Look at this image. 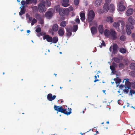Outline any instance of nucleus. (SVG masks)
<instances>
[{
	"instance_id": "f257e3e1",
	"label": "nucleus",
	"mask_w": 135,
	"mask_h": 135,
	"mask_svg": "<svg viewBox=\"0 0 135 135\" xmlns=\"http://www.w3.org/2000/svg\"><path fill=\"white\" fill-rule=\"evenodd\" d=\"M105 36L108 37H111L113 40H115L117 38L116 32L113 29L110 30L105 29L104 31Z\"/></svg>"
},
{
	"instance_id": "f03ea898",
	"label": "nucleus",
	"mask_w": 135,
	"mask_h": 135,
	"mask_svg": "<svg viewBox=\"0 0 135 135\" xmlns=\"http://www.w3.org/2000/svg\"><path fill=\"white\" fill-rule=\"evenodd\" d=\"M54 108L55 110L67 115H69L71 113V108L69 109L68 108V109H63L62 107H60V106H57L56 105H54Z\"/></svg>"
},
{
	"instance_id": "7ed1b4c3",
	"label": "nucleus",
	"mask_w": 135,
	"mask_h": 135,
	"mask_svg": "<svg viewBox=\"0 0 135 135\" xmlns=\"http://www.w3.org/2000/svg\"><path fill=\"white\" fill-rule=\"evenodd\" d=\"M37 2V0H26L25 1L22 0L21 2V3L22 5V8H25L27 6V4H30L32 3L35 4ZM20 8H22L21 7H20Z\"/></svg>"
},
{
	"instance_id": "20e7f679",
	"label": "nucleus",
	"mask_w": 135,
	"mask_h": 135,
	"mask_svg": "<svg viewBox=\"0 0 135 135\" xmlns=\"http://www.w3.org/2000/svg\"><path fill=\"white\" fill-rule=\"evenodd\" d=\"M95 15V13L92 10L88 12L87 17L88 22H91L94 18Z\"/></svg>"
},
{
	"instance_id": "39448f33",
	"label": "nucleus",
	"mask_w": 135,
	"mask_h": 135,
	"mask_svg": "<svg viewBox=\"0 0 135 135\" xmlns=\"http://www.w3.org/2000/svg\"><path fill=\"white\" fill-rule=\"evenodd\" d=\"M59 13L61 16H64L66 14L68 13L69 11H73V9H59Z\"/></svg>"
},
{
	"instance_id": "423d86ee",
	"label": "nucleus",
	"mask_w": 135,
	"mask_h": 135,
	"mask_svg": "<svg viewBox=\"0 0 135 135\" xmlns=\"http://www.w3.org/2000/svg\"><path fill=\"white\" fill-rule=\"evenodd\" d=\"M54 12V10H51L46 12L45 15V17L48 19L51 18L53 16Z\"/></svg>"
},
{
	"instance_id": "0eeeda50",
	"label": "nucleus",
	"mask_w": 135,
	"mask_h": 135,
	"mask_svg": "<svg viewBox=\"0 0 135 135\" xmlns=\"http://www.w3.org/2000/svg\"><path fill=\"white\" fill-rule=\"evenodd\" d=\"M118 8H126L127 7L126 3L125 1H121L118 4Z\"/></svg>"
},
{
	"instance_id": "6e6552de",
	"label": "nucleus",
	"mask_w": 135,
	"mask_h": 135,
	"mask_svg": "<svg viewBox=\"0 0 135 135\" xmlns=\"http://www.w3.org/2000/svg\"><path fill=\"white\" fill-rule=\"evenodd\" d=\"M126 27L127 34L128 35H130L131 33L130 29H133L134 28V26H130L129 23H127L126 25Z\"/></svg>"
},
{
	"instance_id": "1a4fd4ad",
	"label": "nucleus",
	"mask_w": 135,
	"mask_h": 135,
	"mask_svg": "<svg viewBox=\"0 0 135 135\" xmlns=\"http://www.w3.org/2000/svg\"><path fill=\"white\" fill-rule=\"evenodd\" d=\"M129 22L128 23H129L130 26H133V25L135 24V20L132 16H130L128 19Z\"/></svg>"
},
{
	"instance_id": "9d476101",
	"label": "nucleus",
	"mask_w": 135,
	"mask_h": 135,
	"mask_svg": "<svg viewBox=\"0 0 135 135\" xmlns=\"http://www.w3.org/2000/svg\"><path fill=\"white\" fill-rule=\"evenodd\" d=\"M45 6V1L42 0L40 1V3L38 5V8L37 6H35L34 8H44Z\"/></svg>"
},
{
	"instance_id": "9b49d317",
	"label": "nucleus",
	"mask_w": 135,
	"mask_h": 135,
	"mask_svg": "<svg viewBox=\"0 0 135 135\" xmlns=\"http://www.w3.org/2000/svg\"><path fill=\"white\" fill-rule=\"evenodd\" d=\"M43 39L44 40H46L47 41L49 42H52V38L49 35H45L43 36Z\"/></svg>"
},
{
	"instance_id": "f8f14e48",
	"label": "nucleus",
	"mask_w": 135,
	"mask_h": 135,
	"mask_svg": "<svg viewBox=\"0 0 135 135\" xmlns=\"http://www.w3.org/2000/svg\"><path fill=\"white\" fill-rule=\"evenodd\" d=\"M118 45L116 44H114L113 46V50L112 53L114 54H116L118 52Z\"/></svg>"
},
{
	"instance_id": "ddd939ff",
	"label": "nucleus",
	"mask_w": 135,
	"mask_h": 135,
	"mask_svg": "<svg viewBox=\"0 0 135 135\" xmlns=\"http://www.w3.org/2000/svg\"><path fill=\"white\" fill-rule=\"evenodd\" d=\"M65 33L64 29V28L60 27L59 29L58 30V33L59 35L61 37Z\"/></svg>"
},
{
	"instance_id": "4468645a",
	"label": "nucleus",
	"mask_w": 135,
	"mask_h": 135,
	"mask_svg": "<svg viewBox=\"0 0 135 135\" xmlns=\"http://www.w3.org/2000/svg\"><path fill=\"white\" fill-rule=\"evenodd\" d=\"M56 96L55 95L52 96V94H51L50 93L47 95V99L49 100L52 101L54 100L56 98Z\"/></svg>"
},
{
	"instance_id": "2eb2a0df",
	"label": "nucleus",
	"mask_w": 135,
	"mask_h": 135,
	"mask_svg": "<svg viewBox=\"0 0 135 135\" xmlns=\"http://www.w3.org/2000/svg\"><path fill=\"white\" fill-rule=\"evenodd\" d=\"M59 29V26L56 23L54 24L52 26V30L54 32H56Z\"/></svg>"
},
{
	"instance_id": "dca6fc26",
	"label": "nucleus",
	"mask_w": 135,
	"mask_h": 135,
	"mask_svg": "<svg viewBox=\"0 0 135 135\" xmlns=\"http://www.w3.org/2000/svg\"><path fill=\"white\" fill-rule=\"evenodd\" d=\"M109 9H98V11L99 13L102 14L107 12Z\"/></svg>"
},
{
	"instance_id": "f3484780",
	"label": "nucleus",
	"mask_w": 135,
	"mask_h": 135,
	"mask_svg": "<svg viewBox=\"0 0 135 135\" xmlns=\"http://www.w3.org/2000/svg\"><path fill=\"white\" fill-rule=\"evenodd\" d=\"M66 30L67 32L66 34L67 36H70L72 35V29L71 28H66Z\"/></svg>"
},
{
	"instance_id": "a211bd4d",
	"label": "nucleus",
	"mask_w": 135,
	"mask_h": 135,
	"mask_svg": "<svg viewBox=\"0 0 135 135\" xmlns=\"http://www.w3.org/2000/svg\"><path fill=\"white\" fill-rule=\"evenodd\" d=\"M102 2V0H96L95 2V6L98 7L100 6Z\"/></svg>"
},
{
	"instance_id": "6ab92c4d",
	"label": "nucleus",
	"mask_w": 135,
	"mask_h": 135,
	"mask_svg": "<svg viewBox=\"0 0 135 135\" xmlns=\"http://www.w3.org/2000/svg\"><path fill=\"white\" fill-rule=\"evenodd\" d=\"M98 30L100 33L102 34L104 32V28L102 25H100L98 27Z\"/></svg>"
},
{
	"instance_id": "aec40b11",
	"label": "nucleus",
	"mask_w": 135,
	"mask_h": 135,
	"mask_svg": "<svg viewBox=\"0 0 135 135\" xmlns=\"http://www.w3.org/2000/svg\"><path fill=\"white\" fill-rule=\"evenodd\" d=\"M133 12V9H128L126 11L127 16H128L132 14Z\"/></svg>"
},
{
	"instance_id": "412c9836",
	"label": "nucleus",
	"mask_w": 135,
	"mask_h": 135,
	"mask_svg": "<svg viewBox=\"0 0 135 135\" xmlns=\"http://www.w3.org/2000/svg\"><path fill=\"white\" fill-rule=\"evenodd\" d=\"M91 31L92 34L93 35H95L97 32V28L94 26L92 27L91 28Z\"/></svg>"
},
{
	"instance_id": "4be33fe9",
	"label": "nucleus",
	"mask_w": 135,
	"mask_h": 135,
	"mask_svg": "<svg viewBox=\"0 0 135 135\" xmlns=\"http://www.w3.org/2000/svg\"><path fill=\"white\" fill-rule=\"evenodd\" d=\"M131 85V83L128 80V79L125 82V86H126L130 88Z\"/></svg>"
},
{
	"instance_id": "5701e85b",
	"label": "nucleus",
	"mask_w": 135,
	"mask_h": 135,
	"mask_svg": "<svg viewBox=\"0 0 135 135\" xmlns=\"http://www.w3.org/2000/svg\"><path fill=\"white\" fill-rule=\"evenodd\" d=\"M80 19L82 21H83L85 19V13L83 12H81L80 14Z\"/></svg>"
},
{
	"instance_id": "b1692460",
	"label": "nucleus",
	"mask_w": 135,
	"mask_h": 135,
	"mask_svg": "<svg viewBox=\"0 0 135 135\" xmlns=\"http://www.w3.org/2000/svg\"><path fill=\"white\" fill-rule=\"evenodd\" d=\"M66 22L65 21H63L61 22L60 26L62 27H65L66 25Z\"/></svg>"
},
{
	"instance_id": "393cba45",
	"label": "nucleus",
	"mask_w": 135,
	"mask_h": 135,
	"mask_svg": "<svg viewBox=\"0 0 135 135\" xmlns=\"http://www.w3.org/2000/svg\"><path fill=\"white\" fill-rule=\"evenodd\" d=\"M106 20L107 22H109L110 23H111L113 22V20L112 18L110 16L107 17Z\"/></svg>"
},
{
	"instance_id": "a878e982",
	"label": "nucleus",
	"mask_w": 135,
	"mask_h": 135,
	"mask_svg": "<svg viewBox=\"0 0 135 135\" xmlns=\"http://www.w3.org/2000/svg\"><path fill=\"white\" fill-rule=\"evenodd\" d=\"M58 40V38L57 37H54L52 38V43H56L57 42Z\"/></svg>"
},
{
	"instance_id": "bb28decb",
	"label": "nucleus",
	"mask_w": 135,
	"mask_h": 135,
	"mask_svg": "<svg viewBox=\"0 0 135 135\" xmlns=\"http://www.w3.org/2000/svg\"><path fill=\"white\" fill-rule=\"evenodd\" d=\"M130 68L131 69L135 70V63H132L129 65Z\"/></svg>"
},
{
	"instance_id": "cd10ccee",
	"label": "nucleus",
	"mask_w": 135,
	"mask_h": 135,
	"mask_svg": "<svg viewBox=\"0 0 135 135\" xmlns=\"http://www.w3.org/2000/svg\"><path fill=\"white\" fill-rule=\"evenodd\" d=\"M119 23L118 22H114L113 24V26L115 28H117L118 27H119Z\"/></svg>"
},
{
	"instance_id": "c85d7f7f",
	"label": "nucleus",
	"mask_w": 135,
	"mask_h": 135,
	"mask_svg": "<svg viewBox=\"0 0 135 135\" xmlns=\"http://www.w3.org/2000/svg\"><path fill=\"white\" fill-rule=\"evenodd\" d=\"M119 52L122 54H125L126 53L127 50L126 49L122 47L119 49Z\"/></svg>"
},
{
	"instance_id": "c756f323",
	"label": "nucleus",
	"mask_w": 135,
	"mask_h": 135,
	"mask_svg": "<svg viewBox=\"0 0 135 135\" xmlns=\"http://www.w3.org/2000/svg\"><path fill=\"white\" fill-rule=\"evenodd\" d=\"M113 59L114 61L116 63H119L120 62V60L118 57H114Z\"/></svg>"
},
{
	"instance_id": "7c9ffc66",
	"label": "nucleus",
	"mask_w": 135,
	"mask_h": 135,
	"mask_svg": "<svg viewBox=\"0 0 135 135\" xmlns=\"http://www.w3.org/2000/svg\"><path fill=\"white\" fill-rule=\"evenodd\" d=\"M125 89L123 90L124 92L127 94L128 93L129 91V89H130L131 88H128L126 86L125 87Z\"/></svg>"
},
{
	"instance_id": "2f4dec72",
	"label": "nucleus",
	"mask_w": 135,
	"mask_h": 135,
	"mask_svg": "<svg viewBox=\"0 0 135 135\" xmlns=\"http://www.w3.org/2000/svg\"><path fill=\"white\" fill-rule=\"evenodd\" d=\"M25 9H21L20 12H19V15L21 16L25 13Z\"/></svg>"
},
{
	"instance_id": "473e14b6",
	"label": "nucleus",
	"mask_w": 135,
	"mask_h": 135,
	"mask_svg": "<svg viewBox=\"0 0 135 135\" xmlns=\"http://www.w3.org/2000/svg\"><path fill=\"white\" fill-rule=\"evenodd\" d=\"M79 2V0H74V4L76 6L78 5Z\"/></svg>"
},
{
	"instance_id": "72a5a7b5",
	"label": "nucleus",
	"mask_w": 135,
	"mask_h": 135,
	"mask_svg": "<svg viewBox=\"0 0 135 135\" xmlns=\"http://www.w3.org/2000/svg\"><path fill=\"white\" fill-rule=\"evenodd\" d=\"M36 18L38 19H41V16L38 13H36L35 15Z\"/></svg>"
},
{
	"instance_id": "f704fd0d",
	"label": "nucleus",
	"mask_w": 135,
	"mask_h": 135,
	"mask_svg": "<svg viewBox=\"0 0 135 135\" xmlns=\"http://www.w3.org/2000/svg\"><path fill=\"white\" fill-rule=\"evenodd\" d=\"M126 39V37L123 35H122L120 38V40L122 41H125Z\"/></svg>"
},
{
	"instance_id": "c9c22d12",
	"label": "nucleus",
	"mask_w": 135,
	"mask_h": 135,
	"mask_svg": "<svg viewBox=\"0 0 135 135\" xmlns=\"http://www.w3.org/2000/svg\"><path fill=\"white\" fill-rule=\"evenodd\" d=\"M130 75L133 77L135 78V71H133L129 73Z\"/></svg>"
},
{
	"instance_id": "e433bc0d",
	"label": "nucleus",
	"mask_w": 135,
	"mask_h": 135,
	"mask_svg": "<svg viewBox=\"0 0 135 135\" xmlns=\"http://www.w3.org/2000/svg\"><path fill=\"white\" fill-rule=\"evenodd\" d=\"M110 68L112 72H114L115 71V69L113 65L110 66Z\"/></svg>"
},
{
	"instance_id": "4c0bfd02",
	"label": "nucleus",
	"mask_w": 135,
	"mask_h": 135,
	"mask_svg": "<svg viewBox=\"0 0 135 135\" xmlns=\"http://www.w3.org/2000/svg\"><path fill=\"white\" fill-rule=\"evenodd\" d=\"M46 6H49L51 4V2L49 0H46L45 2Z\"/></svg>"
},
{
	"instance_id": "58836bf2",
	"label": "nucleus",
	"mask_w": 135,
	"mask_h": 135,
	"mask_svg": "<svg viewBox=\"0 0 135 135\" xmlns=\"http://www.w3.org/2000/svg\"><path fill=\"white\" fill-rule=\"evenodd\" d=\"M109 7L108 3L105 2L103 8H108Z\"/></svg>"
},
{
	"instance_id": "ea45409f",
	"label": "nucleus",
	"mask_w": 135,
	"mask_h": 135,
	"mask_svg": "<svg viewBox=\"0 0 135 135\" xmlns=\"http://www.w3.org/2000/svg\"><path fill=\"white\" fill-rule=\"evenodd\" d=\"M102 43H101V45H100L99 46L100 47H102L103 46H105V44L104 41L102 40Z\"/></svg>"
},
{
	"instance_id": "a19ab883",
	"label": "nucleus",
	"mask_w": 135,
	"mask_h": 135,
	"mask_svg": "<svg viewBox=\"0 0 135 135\" xmlns=\"http://www.w3.org/2000/svg\"><path fill=\"white\" fill-rule=\"evenodd\" d=\"M62 6L64 7H66L69 6V4L68 3H62L61 4Z\"/></svg>"
},
{
	"instance_id": "79ce46f5",
	"label": "nucleus",
	"mask_w": 135,
	"mask_h": 135,
	"mask_svg": "<svg viewBox=\"0 0 135 135\" xmlns=\"http://www.w3.org/2000/svg\"><path fill=\"white\" fill-rule=\"evenodd\" d=\"M41 30V28L40 27H38L35 30V31L36 32H40Z\"/></svg>"
},
{
	"instance_id": "37998d69",
	"label": "nucleus",
	"mask_w": 135,
	"mask_h": 135,
	"mask_svg": "<svg viewBox=\"0 0 135 135\" xmlns=\"http://www.w3.org/2000/svg\"><path fill=\"white\" fill-rule=\"evenodd\" d=\"M132 87L133 89H135V81H133L131 82Z\"/></svg>"
},
{
	"instance_id": "c03bdc74",
	"label": "nucleus",
	"mask_w": 135,
	"mask_h": 135,
	"mask_svg": "<svg viewBox=\"0 0 135 135\" xmlns=\"http://www.w3.org/2000/svg\"><path fill=\"white\" fill-rule=\"evenodd\" d=\"M78 28V26L77 25H74L73 31L74 32H76Z\"/></svg>"
},
{
	"instance_id": "a18cd8bd",
	"label": "nucleus",
	"mask_w": 135,
	"mask_h": 135,
	"mask_svg": "<svg viewBox=\"0 0 135 135\" xmlns=\"http://www.w3.org/2000/svg\"><path fill=\"white\" fill-rule=\"evenodd\" d=\"M115 81L116 84L119 83L121 81V79L120 78H118L116 79Z\"/></svg>"
},
{
	"instance_id": "49530a36",
	"label": "nucleus",
	"mask_w": 135,
	"mask_h": 135,
	"mask_svg": "<svg viewBox=\"0 0 135 135\" xmlns=\"http://www.w3.org/2000/svg\"><path fill=\"white\" fill-rule=\"evenodd\" d=\"M114 8V5L113 4H110L108 8Z\"/></svg>"
},
{
	"instance_id": "de8ad7c7",
	"label": "nucleus",
	"mask_w": 135,
	"mask_h": 135,
	"mask_svg": "<svg viewBox=\"0 0 135 135\" xmlns=\"http://www.w3.org/2000/svg\"><path fill=\"white\" fill-rule=\"evenodd\" d=\"M119 66L120 69H123V68L124 64L123 63H121L119 65Z\"/></svg>"
},
{
	"instance_id": "09e8293b",
	"label": "nucleus",
	"mask_w": 135,
	"mask_h": 135,
	"mask_svg": "<svg viewBox=\"0 0 135 135\" xmlns=\"http://www.w3.org/2000/svg\"><path fill=\"white\" fill-rule=\"evenodd\" d=\"M39 11L41 13L44 12L46 11V9H38Z\"/></svg>"
},
{
	"instance_id": "8fccbe9b",
	"label": "nucleus",
	"mask_w": 135,
	"mask_h": 135,
	"mask_svg": "<svg viewBox=\"0 0 135 135\" xmlns=\"http://www.w3.org/2000/svg\"><path fill=\"white\" fill-rule=\"evenodd\" d=\"M130 94L132 95V94H135V91L133 90H131L130 91Z\"/></svg>"
},
{
	"instance_id": "3c124183",
	"label": "nucleus",
	"mask_w": 135,
	"mask_h": 135,
	"mask_svg": "<svg viewBox=\"0 0 135 135\" xmlns=\"http://www.w3.org/2000/svg\"><path fill=\"white\" fill-rule=\"evenodd\" d=\"M75 21L76 22L78 23L79 24L80 23V20L79 18H76L75 20Z\"/></svg>"
},
{
	"instance_id": "603ef678",
	"label": "nucleus",
	"mask_w": 135,
	"mask_h": 135,
	"mask_svg": "<svg viewBox=\"0 0 135 135\" xmlns=\"http://www.w3.org/2000/svg\"><path fill=\"white\" fill-rule=\"evenodd\" d=\"M125 85H120L119 86L120 88L121 89H123L124 88H125Z\"/></svg>"
},
{
	"instance_id": "864d4df0",
	"label": "nucleus",
	"mask_w": 135,
	"mask_h": 135,
	"mask_svg": "<svg viewBox=\"0 0 135 135\" xmlns=\"http://www.w3.org/2000/svg\"><path fill=\"white\" fill-rule=\"evenodd\" d=\"M45 34V32L44 31H42L41 32H40V34H41V36H44Z\"/></svg>"
},
{
	"instance_id": "5fc2aeb1",
	"label": "nucleus",
	"mask_w": 135,
	"mask_h": 135,
	"mask_svg": "<svg viewBox=\"0 0 135 135\" xmlns=\"http://www.w3.org/2000/svg\"><path fill=\"white\" fill-rule=\"evenodd\" d=\"M118 11L119 12H123L125 11V9H117Z\"/></svg>"
},
{
	"instance_id": "6e6d98bb",
	"label": "nucleus",
	"mask_w": 135,
	"mask_h": 135,
	"mask_svg": "<svg viewBox=\"0 0 135 135\" xmlns=\"http://www.w3.org/2000/svg\"><path fill=\"white\" fill-rule=\"evenodd\" d=\"M37 20L35 19V18H34L33 19V20L32 22L34 23H35L37 22Z\"/></svg>"
},
{
	"instance_id": "4d7b16f0",
	"label": "nucleus",
	"mask_w": 135,
	"mask_h": 135,
	"mask_svg": "<svg viewBox=\"0 0 135 135\" xmlns=\"http://www.w3.org/2000/svg\"><path fill=\"white\" fill-rule=\"evenodd\" d=\"M63 3H68L69 0H62Z\"/></svg>"
},
{
	"instance_id": "13d9d810",
	"label": "nucleus",
	"mask_w": 135,
	"mask_h": 135,
	"mask_svg": "<svg viewBox=\"0 0 135 135\" xmlns=\"http://www.w3.org/2000/svg\"><path fill=\"white\" fill-rule=\"evenodd\" d=\"M111 0H105V2L109 4L111 2Z\"/></svg>"
},
{
	"instance_id": "bf43d9fd",
	"label": "nucleus",
	"mask_w": 135,
	"mask_h": 135,
	"mask_svg": "<svg viewBox=\"0 0 135 135\" xmlns=\"http://www.w3.org/2000/svg\"><path fill=\"white\" fill-rule=\"evenodd\" d=\"M60 7L59 5H57L54 8H60Z\"/></svg>"
},
{
	"instance_id": "052dcab7",
	"label": "nucleus",
	"mask_w": 135,
	"mask_h": 135,
	"mask_svg": "<svg viewBox=\"0 0 135 135\" xmlns=\"http://www.w3.org/2000/svg\"><path fill=\"white\" fill-rule=\"evenodd\" d=\"M131 37L132 38H134L135 37V33H133L131 34Z\"/></svg>"
},
{
	"instance_id": "680f3d73",
	"label": "nucleus",
	"mask_w": 135,
	"mask_h": 135,
	"mask_svg": "<svg viewBox=\"0 0 135 135\" xmlns=\"http://www.w3.org/2000/svg\"><path fill=\"white\" fill-rule=\"evenodd\" d=\"M113 49V47L112 46H111L109 48V50L111 52H112V49Z\"/></svg>"
},
{
	"instance_id": "e2e57ef3",
	"label": "nucleus",
	"mask_w": 135,
	"mask_h": 135,
	"mask_svg": "<svg viewBox=\"0 0 135 135\" xmlns=\"http://www.w3.org/2000/svg\"><path fill=\"white\" fill-rule=\"evenodd\" d=\"M33 19L32 17H30L29 18V20L30 21L32 22Z\"/></svg>"
},
{
	"instance_id": "0e129e2a",
	"label": "nucleus",
	"mask_w": 135,
	"mask_h": 135,
	"mask_svg": "<svg viewBox=\"0 0 135 135\" xmlns=\"http://www.w3.org/2000/svg\"><path fill=\"white\" fill-rule=\"evenodd\" d=\"M84 3L85 5V6H86L88 4V3L87 1H85Z\"/></svg>"
},
{
	"instance_id": "69168bd1",
	"label": "nucleus",
	"mask_w": 135,
	"mask_h": 135,
	"mask_svg": "<svg viewBox=\"0 0 135 135\" xmlns=\"http://www.w3.org/2000/svg\"><path fill=\"white\" fill-rule=\"evenodd\" d=\"M113 65L114 66V67H117L118 65L115 63H113Z\"/></svg>"
},
{
	"instance_id": "338daca9",
	"label": "nucleus",
	"mask_w": 135,
	"mask_h": 135,
	"mask_svg": "<svg viewBox=\"0 0 135 135\" xmlns=\"http://www.w3.org/2000/svg\"><path fill=\"white\" fill-rule=\"evenodd\" d=\"M40 19L41 20H40V24H43V21L41 20V19Z\"/></svg>"
},
{
	"instance_id": "774afa93",
	"label": "nucleus",
	"mask_w": 135,
	"mask_h": 135,
	"mask_svg": "<svg viewBox=\"0 0 135 135\" xmlns=\"http://www.w3.org/2000/svg\"><path fill=\"white\" fill-rule=\"evenodd\" d=\"M99 81V80L97 79H95L94 80V83L96 82L97 81Z\"/></svg>"
}]
</instances>
